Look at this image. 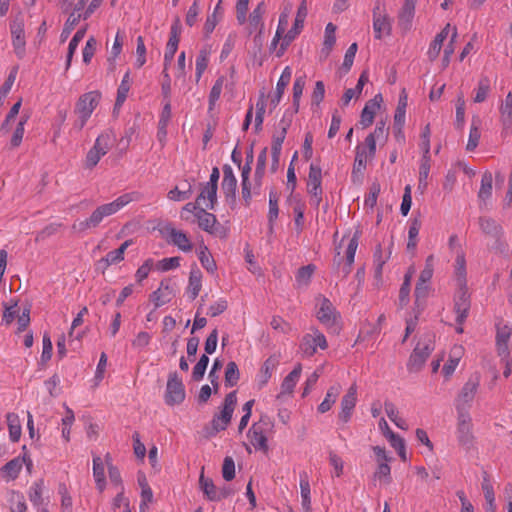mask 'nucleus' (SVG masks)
Listing matches in <instances>:
<instances>
[{
	"label": "nucleus",
	"instance_id": "obj_16",
	"mask_svg": "<svg viewBox=\"0 0 512 512\" xmlns=\"http://www.w3.org/2000/svg\"><path fill=\"white\" fill-rule=\"evenodd\" d=\"M24 464L26 465L27 470L30 471L33 466L31 459L28 458L26 455H23L22 457H16L7 462L1 468L2 475L4 477H7L8 479H15L18 476Z\"/></svg>",
	"mask_w": 512,
	"mask_h": 512
},
{
	"label": "nucleus",
	"instance_id": "obj_47",
	"mask_svg": "<svg viewBox=\"0 0 512 512\" xmlns=\"http://www.w3.org/2000/svg\"><path fill=\"white\" fill-rule=\"evenodd\" d=\"M336 26L333 23H328L325 27L324 32V41H323V48L322 52H325L326 55L330 53L333 46L336 43Z\"/></svg>",
	"mask_w": 512,
	"mask_h": 512
},
{
	"label": "nucleus",
	"instance_id": "obj_5",
	"mask_svg": "<svg viewBox=\"0 0 512 512\" xmlns=\"http://www.w3.org/2000/svg\"><path fill=\"white\" fill-rule=\"evenodd\" d=\"M317 305L318 309L316 312V317L319 322L327 329L338 331L340 314L337 312L331 301L326 297H319Z\"/></svg>",
	"mask_w": 512,
	"mask_h": 512
},
{
	"label": "nucleus",
	"instance_id": "obj_34",
	"mask_svg": "<svg viewBox=\"0 0 512 512\" xmlns=\"http://www.w3.org/2000/svg\"><path fill=\"white\" fill-rule=\"evenodd\" d=\"M302 366L297 364L294 369L284 378L281 384V394H290L293 392L301 376Z\"/></svg>",
	"mask_w": 512,
	"mask_h": 512
},
{
	"label": "nucleus",
	"instance_id": "obj_62",
	"mask_svg": "<svg viewBox=\"0 0 512 512\" xmlns=\"http://www.w3.org/2000/svg\"><path fill=\"white\" fill-rule=\"evenodd\" d=\"M434 272V256L429 255L425 260V265L420 273L418 282L429 283Z\"/></svg>",
	"mask_w": 512,
	"mask_h": 512
},
{
	"label": "nucleus",
	"instance_id": "obj_49",
	"mask_svg": "<svg viewBox=\"0 0 512 512\" xmlns=\"http://www.w3.org/2000/svg\"><path fill=\"white\" fill-rule=\"evenodd\" d=\"M265 13L264 3L261 2L257 5V7L252 11L249 16V23L253 30H259V33L262 32L263 22L262 17Z\"/></svg>",
	"mask_w": 512,
	"mask_h": 512
},
{
	"label": "nucleus",
	"instance_id": "obj_63",
	"mask_svg": "<svg viewBox=\"0 0 512 512\" xmlns=\"http://www.w3.org/2000/svg\"><path fill=\"white\" fill-rule=\"evenodd\" d=\"M429 290V283L417 282L415 287V305L418 309H422V302L427 298Z\"/></svg>",
	"mask_w": 512,
	"mask_h": 512
},
{
	"label": "nucleus",
	"instance_id": "obj_35",
	"mask_svg": "<svg viewBox=\"0 0 512 512\" xmlns=\"http://www.w3.org/2000/svg\"><path fill=\"white\" fill-rule=\"evenodd\" d=\"M454 276L457 286L467 285L466 260L463 252H459L455 258Z\"/></svg>",
	"mask_w": 512,
	"mask_h": 512
},
{
	"label": "nucleus",
	"instance_id": "obj_27",
	"mask_svg": "<svg viewBox=\"0 0 512 512\" xmlns=\"http://www.w3.org/2000/svg\"><path fill=\"white\" fill-rule=\"evenodd\" d=\"M450 32H451V25L448 23L441 30V32H439L435 36L434 40L431 42L429 49L427 51L428 58L431 61L435 60L439 56L440 51L443 46V42L449 36Z\"/></svg>",
	"mask_w": 512,
	"mask_h": 512
},
{
	"label": "nucleus",
	"instance_id": "obj_50",
	"mask_svg": "<svg viewBox=\"0 0 512 512\" xmlns=\"http://www.w3.org/2000/svg\"><path fill=\"white\" fill-rule=\"evenodd\" d=\"M413 273L414 269L410 268L405 274L404 281L399 292V302L401 306H405L409 302L410 286Z\"/></svg>",
	"mask_w": 512,
	"mask_h": 512
},
{
	"label": "nucleus",
	"instance_id": "obj_54",
	"mask_svg": "<svg viewBox=\"0 0 512 512\" xmlns=\"http://www.w3.org/2000/svg\"><path fill=\"white\" fill-rule=\"evenodd\" d=\"M266 162H267V148H264L257 157V163L255 168V181L258 183V185H261V181L265 174L266 169Z\"/></svg>",
	"mask_w": 512,
	"mask_h": 512
},
{
	"label": "nucleus",
	"instance_id": "obj_44",
	"mask_svg": "<svg viewBox=\"0 0 512 512\" xmlns=\"http://www.w3.org/2000/svg\"><path fill=\"white\" fill-rule=\"evenodd\" d=\"M300 491H301V498H302V506L308 510L310 509L311 504V490H310V483L308 479V475L306 472L300 473Z\"/></svg>",
	"mask_w": 512,
	"mask_h": 512
},
{
	"label": "nucleus",
	"instance_id": "obj_29",
	"mask_svg": "<svg viewBox=\"0 0 512 512\" xmlns=\"http://www.w3.org/2000/svg\"><path fill=\"white\" fill-rule=\"evenodd\" d=\"M431 168V155H422L419 161L418 190L424 193L428 187V178Z\"/></svg>",
	"mask_w": 512,
	"mask_h": 512
},
{
	"label": "nucleus",
	"instance_id": "obj_56",
	"mask_svg": "<svg viewBox=\"0 0 512 512\" xmlns=\"http://www.w3.org/2000/svg\"><path fill=\"white\" fill-rule=\"evenodd\" d=\"M288 25V13L287 12H283L280 14L279 16V21H278V26H277V29H276V33H275V36L271 42V49H275L276 50V47L279 43V41L282 38L285 30H286V27Z\"/></svg>",
	"mask_w": 512,
	"mask_h": 512
},
{
	"label": "nucleus",
	"instance_id": "obj_18",
	"mask_svg": "<svg viewBox=\"0 0 512 512\" xmlns=\"http://www.w3.org/2000/svg\"><path fill=\"white\" fill-rule=\"evenodd\" d=\"M382 101L383 97L378 93L365 104L360 117V124L363 128H367L373 123L375 114L380 109Z\"/></svg>",
	"mask_w": 512,
	"mask_h": 512
},
{
	"label": "nucleus",
	"instance_id": "obj_30",
	"mask_svg": "<svg viewBox=\"0 0 512 512\" xmlns=\"http://www.w3.org/2000/svg\"><path fill=\"white\" fill-rule=\"evenodd\" d=\"M493 176L491 172H485L481 178V185L478 191V200L480 206L487 205L492 197Z\"/></svg>",
	"mask_w": 512,
	"mask_h": 512
},
{
	"label": "nucleus",
	"instance_id": "obj_60",
	"mask_svg": "<svg viewBox=\"0 0 512 512\" xmlns=\"http://www.w3.org/2000/svg\"><path fill=\"white\" fill-rule=\"evenodd\" d=\"M75 416L73 411L66 407V415L62 418V438L65 442L70 441V433H71V427L74 423Z\"/></svg>",
	"mask_w": 512,
	"mask_h": 512
},
{
	"label": "nucleus",
	"instance_id": "obj_2",
	"mask_svg": "<svg viewBox=\"0 0 512 512\" xmlns=\"http://www.w3.org/2000/svg\"><path fill=\"white\" fill-rule=\"evenodd\" d=\"M274 423L267 415H262L258 421L254 422L247 431L249 443L259 451L268 450V436L272 433Z\"/></svg>",
	"mask_w": 512,
	"mask_h": 512
},
{
	"label": "nucleus",
	"instance_id": "obj_53",
	"mask_svg": "<svg viewBox=\"0 0 512 512\" xmlns=\"http://www.w3.org/2000/svg\"><path fill=\"white\" fill-rule=\"evenodd\" d=\"M255 119H254V128L256 132H259L262 129V124L264 121V114L266 111V101L263 96H261L255 105Z\"/></svg>",
	"mask_w": 512,
	"mask_h": 512
},
{
	"label": "nucleus",
	"instance_id": "obj_33",
	"mask_svg": "<svg viewBox=\"0 0 512 512\" xmlns=\"http://www.w3.org/2000/svg\"><path fill=\"white\" fill-rule=\"evenodd\" d=\"M496 342L499 354H505L507 352V343L511 336V327L507 324L498 323L496 325Z\"/></svg>",
	"mask_w": 512,
	"mask_h": 512
},
{
	"label": "nucleus",
	"instance_id": "obj_51",
	"mask_svg": "<svg viewBox=\"0 0 512 512\" xmlns=\"http://www.w3.org/2000/svg\"><path fill=\"white\" fill-rule=\"evenodd\" d=\"M80 17L81 14H76L75 11L69 15L60 35L61 42H65L68 39L69 35L74 30L75 26L78 24Z\"/></svg>",
	"mask_w": 512,
	"mask_h": 512
},
{
	"label": "nucleus",
	"instance_id": "obj_40",
	"mask_svg": "<svg viewBox=\"0 0 512 512\" xmlns=\"http://www.w3.org/2000/svg\"><path fill=\"white\" fill-rule=\"evenodd\" d=\"M198 258L203 268L210 274H214L217 270V265L212 255L210 254L207 246L203 245L199 248Z\"/></svg>",
	"mask_w": 512,
	"mask_h": 512
},
{
	"label": "nucleus",
	"instance_id": "obj_31",
	"mask_svg": "<svg viewBox=\"0 0 512 512\" xmlns=\"http://www.w3.org/2000/svg\"><path fill=\"white\" fill-rule=\"evenodd\" d=\"M172 297V289L167 282L162 281L159 288L154 291L150 299L153 302L155 308L161 307L168 303Z\"/></svg>",
	"mask_w": 512,
	"mask_h": 512
},
{
	"label": "nucleus",
	"instance_id": "obj_58",
	"mask_svg": "<svg viewBox=\"0 0 512 512\" xmlns=\"http://www.w3.org/2000/svg\"><path fill=\"white\" fill-rule=\"evenodd\" d=\"M239 369L235 362L231 361L227 364L225 370V384L228 387H233L239 380Z\"/></svg>",
	"mask_w": 512,
	"mask_h": 512
},
{
	"label": "nucleus",
	"instance_id": "obj_46",
	"mask_svg": "<svg viewBox=\"0 0 512 512\" xmlns=\"http://www.w3.org/2000/svg\"><path fill=\"white\" fill-rule=\"evenodd\" d=\"M479 126H480V120L478 118H473L472 124L470 127L468 142L466 145V149L468 151H473L474 149H476V147L479 144V140L481 137Z\"/></svg>",
	"mask_w": 512,
	"mask_h": 512
},
{
	"label": "nucleus",
	"instance_id": "obj_26",
	"mask_svg": "<svg viewBox=\"0 0 512 512\" xmlns=\"http://www.w3.org/2000/svg\"><path fill=\"white\" fill-rule=\"evenodd\" d=\"M237 187V179L233 169L229 165L223 167L222 191L226 198H234Z\"/></svg>",
	"mask_w": 512,
	"mask_h": 512
},
{
	"label": "nucleus",
	"instance_id": "obj_42",
	"mask_svg": "<svg viewBox=\"0 0 512 512\" xmlns=\"http://www.w3.org/2000/svg\"><path fill=\"white\" fill-rule=\"evenodd\" d=\"M93 476L97 488L103 491L105 488V469L103 460L99 456L93 458Z\"/></svg>",
	"mask_w": 512,
	"mask_h": 512
},
{
	"label": "nucleus",
	"instance_id": "obj_25",
	"mask_svg": "<svg viewBox=\"0 0 512 512\" xmlns=\"http://www.w3.org/2000/svg\"><path fill=\"white\" fill-rule=\"evenodd\" d=\"M479 226L483 233L494 238L497 242L503 236L502 226L491 217H481L479 219Z\"/></svg>",
	"mask_w": 512,
	"mask_h": 512
},
{
	"label": "nucleus",
	"instance_id": "obj_1",
	"mask_svg": "<svg viewBox=\"0 0 512 512\" xmlns=\"http://www.w3.org/2000/svg\"><path fill=\"white\" fill-rule=\"evenodd\" d=\"M140 198L141 194L137 191L124 193L109 203L97 206L88 218L74 223L72 229L79 233L95 229L100 226L105 218L116 214L128 204L133 201H138Z\"/></svg>",
	"mask_w": 512,
	"mask_h": 512
},
{
	"label": "nucleus",
	"instance_id": "obj_48",
	"mask_svg": "<svg viewBox=\"0 0 512 512\" xmlns=\"http://www.w3.org/2000/svg\"><path fill=\"white\" fill-rule=\"evenodd\" d=\"M306 84L305 76H297L293 84V108L294 112L297 113L300 106V99L303 94Z\"/></svg>",
	"mask_w": 512,
	"mask_h": 512
},
{
	"label": "nucleus",
	"instance_id": "obj_13",
	"mask_svg": "<svg viewBox=\"0 0 512 512\" xmlns=\"http://www.w3.org/2000/svg\"><path fill=\"white\" fill-rule=\"evenodd\" d=\"M457 287L458 289L454 296V311L457 315V323L462 324L466 320L470 309V295L467 285Z\"/></svg>",
	"mask_w": 512,
	"mask_h": 512
},
{
	"label": "nucleus",
	"instance_id": "obj_52",
	"mask_svg": "<svg viewBox=\"0 0 512 512\" xmlns=\"http://www.w3.org/2000/svg\"><path fill=\"white\" fill-rule=\"evenodd\" d=\"M315 271V266L312 264L301 267L296 274V283L298 287L307 286Z\"/></svg>",
	"mask_w": 512,
	"mask_h": 512
},
{
	"label": "nucleus",
	"instance_id": "obj_37",
	"mask_svg": "<svg viewBox=\"0 0 512 512\" xmlns=\"http://www.w3.org/2000/svg\"><path fill=\"white\" fill-rule=\"evenodd\" d=\"M210 55H211V49L209 47H203L199 51V53L196 57V61H195V76H196L197 81L200 80L203 73L205 72V70L209 64Z\"/></svg>",
	"mask_w": 512,
	"mask_h": 512
},
{
	"label": "nucleus",
	"instance_id": "obj_19",
	"mask_svg": "<svg viewBox=\"0 0 512 512\" xmlns=\"http://www.w3.org/2000/svg\"><path fill=\"white\" fill-rule=\"evenodd\" d=\"M207 210L208 209L203 208L202 211L198 212V215L196 216L198 226L209 234L217 235L221 226L218 223L216 216Z\"/></svg>",
	"mask_w": 512,
	"mask_h": 512
},
{
	"label": "nucleus",
	"instance_id": "obj_7",
	"mask_svg": "<svg viewBox=\"0 0 512 512\" xmlns=\"http://www.w3.org/2000/svg\"><path fill=\"white\" fill-rule=\"evenodd\" d=\"M307 192L311 206L318 208L322 201V170L320 166L311 164L307 179Z\"/></svg>",
	"mask_w": 512,
	"mask_h": 512
},
{
	"label": "nucleus",
	"instance_id": "obj_32",
	"mask_svg": "<svg viewBox=\"0 0 512 512\" xmlns=\"http://www.w3.org/2000/svg\"><path fill=\"white\" fill-rule=\"evenodd\" d=\"M202 288V273L198 268L191 269L186 293L191 300L199 295Z\"/></svg>",
	"mask_w": 512,
	"mask_h": 512
},
{
	"label": "nucleus",
	"instance_id": "obj_23",
	"mask_svg": "<svg viewBox=\"0 0 512 512\" xmlns=\"http://www.w3.org/2000/svg\"><path fill=\"white\" fill-rule=\"evenodd\" d=\"M464 350L460 345H455L451 348L449 353V359L442 368V373L446 378H449L455 372L459 362L463 356Z\"/></svg>",
	"mask_w": 512,
	"mask_h": 512
},
{
	"label": "nucleus",
	"instance_id": "obj_36",
	"mask_svg": "<svg viewBox=\"0 0 512 512\" xmlns=\"http://www.w3.org/2000/svg\"><path fill=\"white\" fill-rule=\"evenodd\" d=\"M341 391V386L339 384L332 385L326 392V395L323 401L318 406V411L320 413L328 412L332 406L335 404L339 394Z\"/></svg>",
	"mask_w": 512,
	"mask_h": 512
},
{
	"label": "nucleus",
	"instance_id": "obj_38",
	"mask_svg": "<svg viewBox=\"0 0 512 512\" xmlns=\"http://www.w3.org/2000/svg\"><path fill=\"white\" fill-rule=\"evenodd\" d=\"M285 117L286 115H284L283 119L279 123L281 130L273 137L271 152L281 153L282 144L285 140L287 129L291 122V119L286 120Z\"/></svg>",
	"mask_w": 512,
	"mask_h": 512
},
{
	"label": "nucleus",
	"instance_id": "obj_10",
	"mask_svg": "<svg viewBox=\"0 0 512 512\" xmlns=\"http://www.w3.org/2000/svg\"><path fill=\"white\" fill-rule=\"evenodd\" d=\"M311 331V333L305 334L300 342V350L307 357H312L318 348L324 350L328 346L323 333L316 328H312Z\"/></svg>",
	"mask_w": 512,
	"mask_h": 512
},
{
	"label": "nucleus",
	"instance_id": "obj_6",
	"mask_svg": "<svg viewBox=\"0 0 512 512\" xmlns=\"http://www.w3.org/2000/svg\"><path fill=\"white\" fill-rule=\"evenodd\" d=\"M237 403L236 392L232 391L228 393L224 399L223 407L218 414H215L212 421L211 427L213 433H218L227 428L231 421L235 406Z\"/></svg>",
	"mask_w": 512,
	"mask_h": 512
},
{
	"label": "nucleus",
	"instance_id": "obj_45",
	"mask_svg": "<svg viewBox=\"0 0 512 512\" xmlns=\"http://www.w3.org/2000/svg\"><path fill=\"white\" fill-rule=\"evenodd\" d=\"M130 88H131V78H130V71H127L122 80H121V83L118 87V90H117V98H116V103L115 105L116 106H121L127 96H128V93L130 91Z\"/></svg>",
	"mask_w": 512,
	"mask_h": 512
},
{
	"label": "nucleus",
	"instance_id": "obj_4",
	"mask_svg": "<svg viewBox=\"0 0 512 512\" xmlns=\"http://www.w3.org/2000/svg\"><path fill=\"white\" fill-rule=\"evenodd\" d=\"M100 99L101 94L98 91H90L80 96L75 106L77 120L74 123V128L79 131L83 129L98 106Z\"/></svg>",
	"mask_w": 512,
	"mask_h": 512
},
{
	"label": "nucleus",
	"instance_id": "obj_17",
	"mask_svg": "<svg viewBox=\"0 0 512 512\" xmlns=\"http://www.w3.org/2000/svg\"><path fill=\"white\" fill-rule=\"evenodd\" d=\"M199 485L210 501H220L229 495V491L226 488H217L211 479L204 477L203 473L200 475Z\"/></svg>",
	"mask_w": 512,
	"mask_h": 512
},
{
	"label": "nucleus",
	"instance_id": "obj_12",
	"mask_svg": "<svg viewBox=\"0 0 512 512\" xmlns=\"http://www.w3.org/2000/svg\"><path fill=\"white\" fill-rule=\"evenodd\" d=\"M472 419L467 412L460 411L457 418L456 436L460 445L469 447L474 439Z\"/></svg>",
	"mask_w": 512,
	"mask_h": 512
},
{
	"label": "nucleus",
	"instance_id": "obj_24",
	"mask_svg": "<svg viewBox=\"0 0 512 512\" xmlns=\"http://www.w3.org/2000/svg\"><path fill=\"white\" fill-rule=\"evenodd\" d=\"M116 142V134L112 129H106L95 139L92 147L106 155Z\"/></svg>",
	"mask_w": 512,
	"mask_h": 512
},
{
	"label": "nucleus",
	"instance_id": "obj_21",
	"mask_svg": "<svg viewBox=\"0 0 512 512\" xmlns=\"http://www.w3.org/2000/svg\"><path fill=\"white\" fill-rule=\"evenodd\" d=\"M277 363V360L273 357H269L264 361L255 379V385L258 390L263 389L268 384Z\"/></svg>",
	"mask_w": 512,
	"mask_h": 512
},
{
	"label": "nucleus",
	"instance_id": "obj_59",
	"mask_svg": "<svg viewBox=\"0 0 512 512\" xmlns=\"http://www.w3.org/2000/svg\"><path fill=\"white\" fill-rule=\"evenodd\" d=\"M122 250H113L109 252L104 258L98 261V267L101 269H106L110 265L117 264L124 259V256L121 254Z\"/></svg>",
	"mask_w": 512,
	"mask_h": 512
},
{
	"label": "nucleus",
	"instance_id": "obj_15",
	"mask_svg": "<svg viewBox=\"0 0 512 512\" xmlns=\"http://www.w3.org/2000/svg\"><path fill=\"white\" fill-rule=\"evenodd\" d=\"M179 36H180V27H179V19H176L175 23L171 26L170 37L166 44V49L164 53V63L163 70H168L175 53L177 52L179 45Z\"/></svg>",
	"mask_w": 512,
	"mask_h": 512
},
{
	"label": "nucleus",
	"instance_id": "obj_43",
	"mask_svg": "<svg viewBox=\"0 0 512 512\" xmlns=\"http://www.w3.org/2000/svg\"><path fill=\"white\" fill-rule=\"evenodd\" d=\"M384 409L388 416V418L400 429L406 430L408 429V426L406 424V421L399 417V412L395 404H393L390 401H385L384 403Z\"/></svg>",
	"mask_w": 512,
	"mask_h": 512
},
{
	"label": "nucleus",
	"instance_id": "obj_3",
	"mask_svg": "<svg viewBox=\"0 0 512 512\" xmlns=\"http://www.w3.org/2000/svg\"><path fill=\"white\" fill-rule=\"evenodd\" d=\"M435 349V336L433 334H425L417 343L407 362L409 372H418L422 369L427 358Z\"/></svg>",
	"mask_w": 512,
	"mask_h": 512
},
{
	"label": "nucleus",
	"instance_id": "obj_55",
	"mask_svg": "<svg viewBox=\"0 0 512 512\" xmlns=\"http://www.w3.org/2000/svg\"><path fill=\"white\" fill-rule=\"evenodd\" d=\"M490 91V81L487 77H483L479 80L477 88L475 90L474 102L481 103L486 100Z\"/></svg>",
	"mask_w": 512,
	"mask_h": 512
},
{
	"label": "nucleus",
	"instance_id": "obj_64",
	"mask_svg": "<svg viewBox=\"0 0 512 512\" xmlns=\"http://www.w3.org/2000/svg\"><path fill=\"white\" fill-rule=\"evenodd\" d=\"M291 77H292V69L289 66H286L283 69V71L280 75V78L278 79L277 85H276V90L278 93V100L281 98L285 88L289 84Z\"/></svg>",
	"mask_w": 512,
	"mask_h": 512
},
{
	"label": "nucleus",
	"instance_id": "obj_22",
	"mask_svg": "<svg viewBox=\"0 0 512 512\" xmlns=\"http://www.w3.org/2000/svg\"><path fill=\"white\" fill-rule=\"evenodd\" d=\"M217 190L218 188L203 184L200 194L197 197L198 205L208 210H213L217 203Z\"/></svg>",
	"mask_w": 512,
	"mask_h": 512
},
{
	"label": "nucleus",
	"instance_id": "obj_8",
	"mask_svg": "<svg viewBox=\"0 0 512 512\" xmlns=\"http://www.w3.org/2000/svg\"><path fill=\"white\" fill-rule=\"evenodd\" d=\"M11 41L15 55L23 59L26 55V36L24 20L16 17L10 22Z\"/></svg>",
	"mask_w": 512,
	"mask_h": 512
},
{
	"label": "nucleus",
	"instance_id": "obj_39",
	"mask_svg": "<svg viewBox=\"0 0 512 512\" xmlns=\"http://www.w3.org/2000/svg\"><path fill=\"white\" fill-rule=\"evenodd\" d=\"M225 77L219 76L214 82L208 97V110L212 111L221 97L222 90L225 84Z\"/></svg>",
	"mask_w": 512,
	"mask_h": 512
},
{
	"label": "nucleus",
	"instance_id": "obj_28",
	"mask_svg": "<svg viewBox=\"0 0 512 512\" xmlns=\"http://www.w3.org/2000/svg\"><path fill=\"white\" fill-rule=\"evenodd\" d=\"M481 382V376L479 373L472 374L467 382L464 384L461 390L460 398L464 402H470L473 400L475 394L478 391Z\"/></svg>",
	"mask_w": 512,
	"mask_h": 512
},
{
	"label": "nucleus",
	"instance_id": "obj_61",
	"mask_svg": "<svg viewBox=\"0 0 512 512\" xmlns=\"http://www.w3.org/2000/svg\"><path fill=\"white\" fill-rule=\"evenodd\" d=\"M301 32V30L292 27L283 37L279 49L276 50V56L281 57L290 43L296 38V36Z\"/></svg>",
	"mask_w": 512,
	"mask_h": 512
},
{
	"label": "nucleus",
	"instance_id": "obj_9",
	"mask_svg": "<svg viewBox=\"0 0 512 512\" xmlns=\"http://www.w3.org/2000/svg\"><path fill=\"white\" fill-rule=\"evenodd\" d=\"M160 232L169 244L176 246L182 252L192 251L193 245L184 231L176 229L172 224H166Z\"/></svg>",
	"mask_w": 512,
	"mask_h": 512
},
{
	"label": "nucleus",
	"instance_id": "obj_14",
	"mask_svg": "<svg viewBox=\"0 0 512 512\" xmlns=\"http://www.w3.org/2000/svg\"><path fill=\"white\" fill-rule=\"evenodd\" d=\"M357 403V386L351 385L346 394L341 399L339 420L348 423L352 417L353 410Z\"/></svg>",
	"mask_w": 512,
	"mask_h": 512
},
{
	"label": "nucleus",
	"instance_id": "obj_57",
	"mask_svg": "<svg viewBox=\"0 0 512 512\" xmlns=\"http://www.w3.org/2000/svg\"><path fill=\"white\" fill-rule=\"evenodd\" d=\"M499 111L503 130L508 132L512 128V105L501 103Z\"/></svg>",
	"mask_w": 512,
	"mask_h": 512
},
{
	"label": "nucleus",
	"instance_id": "obj_20",
	"mask_svg": "<svg viewBox=\"0 0 512 512\" xmlns=\"http://www.w3.org/2000/svg\"><path fill=\"white\" fill-rule=\"evenodd\" d=\"M373 30L376 39H382L391 32V23L386 14L379 12V6L373 10Z\"/></svg>",
	"mask_w": 512,
	"mask_h": 512
},
{
	"label": "nucleus",
	"instance_id": "obj_41",
	"mask_svg": "<svg viewBox=\"0 0 512 512\" xmlns=\"http://www.w3.org/2000/svg\"><path fill=\"white\" fill-rule=\"evenodd\" d=\"M7 425L9 429V437L12 442H17L21 436V424L19 416L15 413H8L6 415Z\"/></svg>",
	"mask_w": 512,
	"mask_h": 512
},
{
	"label": "nucleus",
	"instance_id": "obj_11",
	"mask_svg": "<svg viewBox=\"0 0 512 512\" xmlns=\"http://www.w3.org/2000/svg\"><path fill=\"white\" fill-rule=\"evenodd\" d=\"M185 399V389L182 380L176 373L171 374L167 381L165 402L169 406L180 404Z\"/></svg>",
	"mask_w": 512,
	"mask_h": 512
}]
</instances>
